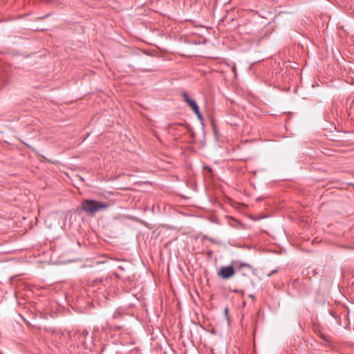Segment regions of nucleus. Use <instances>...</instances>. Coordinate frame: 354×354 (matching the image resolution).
Instances as JSON below:
<instances>
[{
  "label": "nucleus",
  "instance_id": "9b49d317",
  "mask_svg": "<svg viewBox=\"0 0 354 354\" xmlns=\"http://www.w3.org/2000/svg\"><path fill=\"white\" fill-rule=\"evenodd\" d=\"M250 297H251V298H252V299H253V298H254V296H253V295H250Z\"/></svg>",
  "mask_w": 354,
  "mask_h": 354
},
{
  "label": "nucleus",
  "instance_id": "39448f33",
  "mask_svg": "<svg viewBox=\"0 0 354 354\" xmlns=\"http://www.w3.org/2000/svg\"><path fill=\"white\" fill-rule=\"evenodd\" d=\"M88 335V332L86 330H83L81 333H80V335L82 337H86L87 335Z\"/></svg>",
  "mask_w": 354,
  "mask_h": 354
},
{
  "label": "nucleus",
  "instance_id": "7ed1b4c3",
  "mask_svg": "<svg viewBox=\"0 0 354 354\" xmlns=\"http://www.w3.org/2000/svg\"><path fill=\"white\" fill-rule=\"evenodd\" d=\"M182 95L184 101L188 104L192 111H198V106L194 99L191 98L186 93H183Z\"/></svg>",
  "mask_w": 354,
  "mask_h": 354
},
{
  "label": "nucleus",
  "instance_id": "f257e3e1",
  "mask_svg": "<svg viewBox=\"0 0 354 354\" xmlns=\"http://www.w3.org/2000/svg\"><path fill=\"white\" fill-rule=\"evenodd\" d=\"M110 205L107 202L86 199L82 202L79 209L85 212L88 215L93 216L97 212L106 209Z\"/></svg>",
  "mask_w": 354,
  "mask_h": 354
},
{
  "label": "nucleus",
  "instance_id": "423d86ee",
  "mask_svg": "<svg viewBox=\"0 0 354 354\" xmlns=\"http://www.w3.org/2000/svg\"><path fill=\"white\" fill-rule=\"evenodd\" d=\"M96 281H99L100 283H104V282H108V279H106L105 280L100 279L99 280H97Z\"/></svg>",
  "mask_w": 354,
  "mask_h": 354
},
{
  "label": "nucleus",
  "instance_id": "f03ea898",
  "mask_svg": "<svg viewBox=\"0 0 354 354\" xmlns=\"http://www.w3.org/2000/svg\"><path fill=\"white\" fill-rule=\"evenodd\" d=\"M234 274V269L232 266L221 267L219 272V275L223 279H229Z\"/></svg>",
  "mask_w": 354,
  "mask_h": 354
},
{
  "label": "nucleus",
  "instance_id": "20e7f679",
  "mask_svg": "<svg viewBox=\"0 0 354 354\" xmlns=\"http://www.w3.org/2000/svg\"><path fill=\"white\" fill-rule=\"evenodd\" d=\"M193 111L196 113V115H197V117L199 120H203V116L200 112L199 107L198 108V111Z\"/></svg>",
  "mask_w": 354,
  "mask_h": 354
},
{
  "label": "nucleus",
  "instance_id": "1a4fd4ad",
  "mask_svg": "<svg viewBox=\"0 0 354 354\" xmlns=\"http://www.w3.org/2000/svg\"><path fill=\"white\" fill-rule=\"evenodd\" d=\"M209 241H210L211 242H213V243H215V242H216L213 239H211V238L209 239Z\"/></svg>",
  "mask_w": 354,
  "mask_h": 354
},
{
  "label": "nucleus",
  "instance_id": "6e6552de",
  "mask_svg": "<svg viewBox=\"0 0 354 354\" xmlns=\"http://www.w3.org/2000/svg\"><path fill=\"white\" fill-rule=\"evenodd\" d=\"M232 71L234 72V74H236V67L234 66L232 67Z\"/></svg>",
  "mask_w": 354,
  "mask_h": 354
},
{
  "label": "nucleus",
  "instance_id": "9d476101",
  "mask_svg": "<svg viewBox=\"0 0 354 354\" xmlns=\"http://www.w3.org/2000/svg\"><path fill=\"white\" fill-rule=\"evenodd\" d=\"M241 266H247V267H250V266H249L248 265H247V264H242Z\"/></svg>",
  "mask_w": 354,
  "mask_h": 354
},
{
  "label": "nucleus",
  "instance_id": "f8f14e48",
  "mask_svg": "<svg viewBox=\"0 0 354 354\" xmlns=\"http://www.w3.org/2000/svg\"><path fill=\"white\" fill-rule=\"evenodd\" d=\"M0 354H2V353L0 352Z\"/></svg>",
  "mask_w": 354,
  "mask_h": 354
},
{
  "label": "nucleus",
  "instance_id": "0eeeda50",
  "mask_svg": "<svg viewBox=\"0 0 354 354\" xmlns=\"http://www.w3.org/2000/svg\"><path fill=\"white\" fill-rule=\"evenodd\" d=\"M277 272H278V270H272L270 273H269V274H268V277H270V276H272L274 273Z\"/></svg>",
  "mask_w": 354,
  "mask_h": 354
}]
</instances>
